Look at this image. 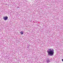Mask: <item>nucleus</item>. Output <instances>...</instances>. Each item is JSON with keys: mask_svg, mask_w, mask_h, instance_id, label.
<instances>
[{"mask_svg": "<svg viewBox=\"0 0 63 63\" xmlns=\"http://www.w3.org/2000/svg\"><path fill=\"white\" fill-rule=\"evenodd\" d=\"M50 60H49L48 59H47V63H48V62H50Z\"/></svg>", "mask_w": 63, "mask_h": 63, "instance_id": "obj_3", "label": "nucleus"}, {"mask_svg": "<svg viewBox=\"0 0 63 63\" xmlns=\"http://www.w3.org/2000/svg\"><path fill=\"white\" fill-rule=\"evenodd\" d=\"M20 34H21V35H22L23 34V32L22 31H21L20 32Z\"/></svg>", "mask_w": 63, "mask_h": 63, "instance_id": "obj_4", "label": "nucleus"}, {"mask_svg": "<svg viewBox=\"0 0 63 63\" xmlns=\"http://www.w3.org/2000/svg\"><path fill=\"white\" fill-rule=\"evenodd\" d=\"M54 50L52 48L48 49L47 51L48 54L49 56H52L54 54Z\"/></svg>", "mask_w": 63, "mask_h": 63, "instance_id": "obj_1", "label": "nucleus"}, {"mask_svg": "<svg viewBox=\"0 0 63 63\" xmlns=\"http://www.w3.org/2000/svg\"><path fill=\"white\" fill-rule=\"evenodd\" d=\"M8 18L7 16L3 17V19H4V20H7Z\"/></svg>", "mask_w": 63, "mask_h": 63, "instance_id": "obj_2", "label": "nucleus"}]
</instances>
